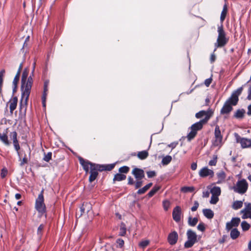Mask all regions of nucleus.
Wrapping results in <instances>:
<instances>
[{"instance_id":"5","label":"nucleus","mask_w":251,"mask_h":251,"mask_svg":"<svg viewBox=\"0 0 251 251\" xmlns=\"http://www.w3.org/2000/svg\"><path fill=\"white\" fill-rule=\"evenodd\" d=\"M206 121V120L200 121L191 126L190 127L191 131L186 136L188 141H191L195 137L197 134L198 131L201 130L202 128L203 125H205Z\"/></svg>"},{"instance_id":"64","label":"nucleus","mask_w":251,"mask_h":251,"mask_svg":"<svg viewBox=\"0 0 251 251\" xmlns=\"http://www.w3.org/2000/svg\"><path fill=\"white\" fill-rule=\"evenodd\" d=\"M247 115L251 116V104L248 106Z\"/></svg>"},{"instance_id":"15","label":"nucleus","mask_w":251,"mask_h":251,"mask_svg":"<svg viewBox=\"0 0 251 251\" xmlns=\"http://www.w3.org/2000/svg\"><path fill=\"white\" fill-rule=\"evenodd\" d=\"M0 141L6 146H9L11 145V142L8 140V128H6L2 133L0 132Z\"/></svg>"},{"instance_id":"37","label":"nucleus","mask_w":251,"mask_h":251,"mask_svg":"<svg viewBox=\"0 0 251 251\" xmlns=\"http://www.w3.org/2000/svg\"><path fill=\"white\" fill-rule=\"evenodd\" d=\"M159 189V186H154L148 194L149 197H152Z\"/></svg>"},{"instance_id":"20","label":"nucleus","mask_w":251,"mask_h":251,"mask_svg":"<svg viewBox=\"0 0 251 251\" xmlns=\"http://www.w3.org/2000/svg\"><path fill=\"white\" fill-rule=\"evenodd\" d=\"M90 175L89 176V180L90 182L94 181L98 175V172L92 166L90 167Z\"/></svg>"},{"instance_id":"44","label":"nucleus","mask_w":251,"mask_h":251,"mask_svg":"<svg viewBox=\"0 0 251 251\" xmlns=\"http://www.w3.org/2000/svg\"><path fill=\"white\" fill-rule=\"evenodd\" d=\"M52 153L49 152L47 154H45L44 157V160L46 162H49L51 159Z\"/></svg>"},{"instance_id":"7","label":"nucleus","mask_w":251,"mask_h":251,"mask_svg":"<svg viewBox=\"0 0 251 251\" xmlns=\"http://www.w3.org/2000/svg\"><path fill=\"white\" fill-rule=\"evenodd\" d=\"M188 240L185 243L184 247L186 248L192 247L197 241V235L196 233L191 229L187 232Z\"/></svg>"},{"instance_id":"4","label":"nucleus","mask_w":251,"mask_h":251,"mask_svg":"<svg viewBox=\"0 0 251 251\" xmlns=\"http://www.w3.org/2000/svg\"><path fill=\"white\" fill-rule=\"evenodd\" d=\"M218 36L217 42L214 44L215 48L214 51H215L218 48H221L225 46L228 41V39L226 37V34L224 30L222 24H221L220 26H218Z\"/></svg>"},{"instance_id":"8","label":"nucleus","mask_w":251,"mask_h":251,"mask_svg":"<svg viewBox=\"0 0 251 251\" xmlns=\"http://www.w3.org/2000/svg\"><path fill=\"white\" fill-rule=\"evenodd\" d=\"M248 187V184L245 179L238 181L235 186L233 187L234 191L239 194L245 193Z\"/></svg>"},{"instance_id":"12","label":"nucleus","mask_w":251,"mask_h":251,"mask_svg":"<svg viewBox=\"0 0 251 251\" xmlns=\"http://www.w3.org/2000/svg\"><path fill=\"white\" fill-rule=\"evenodd\" d=\"M240 219L239 218H233L231 221L226 224V228L227 231H229L233 227H237L240 223Z\"/></svg>"},{"instance_id":"40","label":"nucleus","mask_w":251,"mask_h":251,"mask_svg":"<svg viewBox=\"0 0 251 251\" xmlns=\"http://www.w3.org/2000/svg\"><path fill=\"white\" fill-rule=\"evenodd\" d=\"M195 190L194 187H183L181 188V191L184 193H187L189 192H193Z\"/></svg>"},{"instance_id":"63","label":"nucleus","mask_w":251,"mask_h":251,"mask_svg":"<svg viewBox=\"0 0 251 251\" xmlns=\"http://www.w3.org/2000/svg\"><path fill=\"white\" fill-rule=\"evenodd\" d=\"M197 168V164L196 163L194 162L191 164V168L192 170H196Z\"/></svg>"},{"instance_id":"18","label":"nucleus","mask_w":251,"mask_h":251,"mask_svg":"<svg viewBox=\"0 0 251 251\" xmlns=\"http://www.w3.org/2000/svg\"><path fill=\"white\" fill-rule=\"evenodd\" d=\"M18 103V98L17 97H14L11 98L7 102V105L9 104L10 112L12 114L13 111L16 108Z\"/></svg>"},{"instance_id":"45","label":"nucleus","mask_w":251,"mask_h":251,"mask_svg":"<svg viewBox=\"0 0 251 251\" xmlns=\"http://www.w3.org/2000/svg\"><path fill=\"white\" fill-rule=\"evenodd\" d=\"M20 76V75H19V73H17L12 82L13 85H17L19 81Z\"/></svg>"},{"instance_id":"46","label":"nucleus","mask_w":251,"mask_h":251,"mask_svg":"<svg viewBox=\"0 0 251 251\" xmlns=\"http://www.w3.org/2000/svg\"><path fill=\"white\" fill-rule=\"evenodd\" d=\"M219 201V198L218 196H214L212 195L211 200L210 201V203L215 204H216L218 201Z\"/></svg>"},{"instance_id":"14","label":"nucleus","mask_w":251,"mask_h":251,"mask_svg":"<svg viewBox=\"0 0 251 251\" xmlns=\"http://www.w3.org/2000/svg\"><path fill=\"white\" fill-rule=\"evenodd\" d=\"M173 219L176 222H179L181 219V208L177 206L174 208L173 211Z\"/></svg>"},{"instance_id":"62","label":"nucleus","mask_w":251,"mask_h":251,"mask_svg":"<svg viewBox=\"0 0 251 251\" xmlns=\"http://www.w3.org/2000/svg\"><path fill=\"white\" fill-rule=\"evenodd\" d=\"M209 192L208 191H204L202 193V197L204 198H208L209 196Z\"/></svg>"},{"instance_id":"33","label":"nucleus","mask_w":251,"mask_h":251,"mask_svg":"<svg viewBox=\"0 0 251 251\" xmlns=\"http://www.w3.org/2000/svg\"><path fill=\"white\" fill-rule=\"evenodd\" d=\"M148 152L146 151H140L137 154V156L140 159H145L148 156Z\"/></svg>"},{"instance_id":"53","label":"nucleus","mask_w":251,"mask_h":251,"mask_svg":"<svg viewBox=\"0 0 251 251\" xmlns=\"http://www.w3.org/2000/svg\"><path fill=\"white\" fill-rule=\"evenodd\" d=\"M114 166H115L114 164L105 165V171H111L114 168Z\"/></svg>"},{"instance_id":"59","label":"nucleus","mask_w":251,"mask_h":251,"mask_svg":"<svg viewBox=\"0 0 251 251\" xmlns=\"http://www.w3.org/2000/svg\"><path fill=\"white\" fill-rule=\"evenodd\" d=\"M212 82L211 78H207L204 81V84L207 86H209Z\"/></svg>"},{"instance_id":"47","label":"nucleus","mask_w":251,"mask_h":251,"mask_svg":"<svg viewBox=\"0 0 251 251\" xmlns=\"http://www.w3.org/2000/svg\"><path fill=\"white\" fill-rule=\"evenodd\" d=\"M143 184V181L142 179H136V181L135 182V189H138L142 186Z\"/></svg>"},{"instance_id":"49","label":"nucleus","mask_w":251,"mask_h":251,"mask_svg":"<svg viewBox=\"0 0 251 251\" xmlns=\"http://www.w3.org/2000/svg\"><path fill=\"white\" fill-rule=\"evenodd\" d=\"M8 171L6 168H3L1 171L0 176L2 178H4L7 175Z\"/></svg>"},{"instance_id":"58","label":"nucleus","mask_w":251,"mask_h":251,"mask_svg":"<svg viewBox=\"0 0 251 251\" xmlns=\"http://www.w3.org/2000/svg\"><path fill=\"white\" fill-rule=\"evenodd\" d=\"M169 202L167 201H163V206H164V208L165 210H168V208L169 206Z\"/></svg>"},{"instance_id":"54","label":"nucleus","mask_w":251,"mask_h":251,"mask_svg":"<svg viewBox=\"0 0 251 251\" xmlns=\"http://www.w3.org/2000/svg\"><path fill=\"white\" fill-rule=\"evenodd\" d=\"M148 177L151 178L155 176L156 173L154 171H149L147 173Z\"/></svg>"},{"instance_id":"39","label":"nucleus","mask_w":251,"mask_h":251,"mask_svg":"<svg viewBox=\"0 0 251 251\" xmlns=\"http://www.w3.org/2000/svg\"><path fill=\"white\" fill-rule=\"evenodd\" d=\"M241 227L243 231H247L249 229L250 225L246 221H243L241 223Z\"/></svg>"},{"instance_id":"57","label":"nucleus","mask_w":251,"mask_h":251,"mask_svg":"<svg viewBox=\"0 0 251 251\" xmlns=\"http://www.w3.org/2000/svg\"><path fill=\"white\" fill-rule=\"evenodd\" d=\"M219 178L224 179L225 178V174L223 172H221L217 174Z\"/></svg>"},{"instance_id":"36","label":"nucleus","mask_w":251,"mask_h":251,"mask_svg":"<svg viewBox=\"0 0 251 251\" xmlns=\"http://www.w3.org/2000/svg\"><path fill=\"white\" fill-rule=\"evenodd\" d=\"M172 157L170 155H167L163 157L162 160V163L164 165H168L172 160Z\"/></svg>"},{"instance_id":"16","label":"nucleus","mask_w":251,"mask_h":251,"mask_svg":"<svg viewBox=\"0 0 251 251\" xmlns=\"http://www.w3.org/2000/svg\"><path fill=\"white\" fill-rule=\"evenodd\" d=\"M132 174L136 179H142L145 177V173L143 170L135 168L132 171Z\"/></svg>"},{"instance_id":"42","label":"nucleus","mask_w":251,"mask_h":251,"mask_svg":"<svg viewBox=\"0 0 251 251\" xmlns=\"http://www.w3.org/2000/svg\"><path fill=\"white\" fill-rule=\"evenodd\" d=\"M217 162V156L214 155L213 159L209 162V165L210 166H215Z\"/></svg>"},{"instance_id":"55","label":"nucleus","mask_w":251,"mask_h":251,"mask_svg":"<svg viewBox=\"0 0 251 251\" xmlns=\"http://www.w3.org/2000/svg\"><path fill=\"white\" fill-rule=\"evenodd\" d=\"M245 207L243 210L251 211V203L245 202L244 203Z\"/></svg>"},{"instance_id":"3","label":"nucleus","mask_w":251,"mask_h":251,"mask_svg":"<svg viewBox=\"0 0 251 251\" xmlns=\"http://www.w3.org/2000/svg\"><path fill=\"white\" fill-rule=\"evenodd\" d=\"M243 90V87L242 86L232 93L230 97L226 100L222 108L220 111L221 114H228L232 110V106L237 104L239 100L238 97Z\"/></svg>"},{"instance_id":"38","label":"nucleus","mask_w":251,"mask_h":251,"mask_svg":"<svg viewBox=\"0 0 251 251\" xmlns=\"http://www.w3.org/2000/svg\"><path fill=\"white\" fill-rule=\"evenodd\" d=\"M150 243V241L148 240H143L139 243V246L142 249L145 248L147 247Z\"/></svg>"},{"instance_id":"60","label":"nucleus","mask_w":251,"mask_h":251,"mask_svg":"<svg viewBox=\"0 0 251 251\" xmlns=\"http://www.w3.org/2000/svg\"><path fill=\"white\" fill-rule=\"evenodd\" d=\"M135 183L133 179L131 176L128 177V185H133Z\"/></svg>"},{"instance_id":"24","label":"nucleus","mask_w":251,"mask_h":251,"mask_svg":"<svg viewBox=\"0 0 251 251\" xmlns=\"http://www.w3.org/2000/svg\"><path fill=\"white\" fill-rule=\"evenodd\" d=\"M239 235L240 232L238 230L237 228H234L231 229L230 236L232 239H236L239 237Z\"/></svg>"},{"instance_id":"21","label":"nucleus","mask_w":251,"mask_h":251,"mask_svg":"<svg viewBox=\"0 0 251 251\" xmlns=\"http://www.w3.org/2000/svg\"><path fill=\"white\" fill-rule=\"evenodd\" d=\"M245 113V110L244 109H238L234 113L233 117L236 119H241L244 117Z\"/></svg>"},{"instance_id":"22","label":"nucleus","mask_w":251,"mask_h":251,"mask_svg":"<svg viewBox=\"0 0 251 251\" xmlns=\"http://www.w3.org/2000/svg\"><path fill=\"white\" fill-rule=\"evenodd\" d=\"M91 209V205L90 203L88 202H84L82 204V206L80 207V210L81 211L80 215H82V213H84L85 211L88 212Z\"/></svg>"},{"instance_id":"13","label":"nucleus","mask_w":251,"mask_h":251,"mask_svg":"<svg viewBox=\"0 0 251 251\" xmlns=\"http://www.w3.org/2000/svg\"><path fill=\"white\" fill-rule=\"evenodd\" d=\"M199 176L201 177H205L208 176L213 177L214 176V172L207 167H204L201 169L199 173Z\"/></svg>"},{"instance_id":"43","label":"nucleus","mask_w":251,"mask_h":251,"mask_svg":"<svg viewBox=\"0 0 251 251\" xmlns=\"http://www.w3.org/2000/svg\"><path fill=\"white\" fill-rule=\"evenodd\" d=\"M5 71L4 69H2L0 71V86H2L3 79V77L4 75Z\"/></svg>"},{"instance_id":"30","label":"nucleus","mask_w":251,"mask_h":251,"mask_svg":"<svg viewBox=\"0 0 251 251\" xmlns=\"http://www.w3.org/2000/svg\"><path fill=\"white\" fill-rule=\"evenodd\" d=\"M126 175L122 174L121 173H120L115 175L113 178V181H122L126 179Z\"/></svg>"},{"instance_id":"6","label":"nucleus","mask_w":251,"mask_h":251,"mask_svg":"<svg viewBox=\"0 0 251 251\" xmlns=\"http://www.w3.org/2000/svg\"><path fill=\"white\" fill-rule=\"evenodd\" d=\"M43 192L44 190H42L38 195L35 202V208L41 215L45 213L46 211V207L44 203Z\"/></svg>"},{"instance_id":"10","label":"nucleus","mask_w":251,"mask_h":251,"mask_svg":"<svg viewBox=\"0 0 251 251\" xmlns=\"http://www.w3.org/2000/svg\"><path fill=\"white\" fill-rule=\"evenodd\" d=\"M223 136L221 134V130L219 126L217 125L214 131V140L213 144L214 146H220L222 145Z\"/></svg>"},{"instance_id":"61","label":"nucleus","mask_w":251,"mask_h":251,"mask_svg":"<svg viewBox=\"0 0 251 251\" xmlns=\"http://www.w3.org/2000/svg\"><path fill=\"white\" fill-rule=\"evenodd\" d=\"M216 55L215 54L213 53L212 54H211V56H210V61H211V63H213L215 60H216Z\"/></svg>"},{"instance_id":"56","label":"nucleus","mask_w":251,"mask_h":251,"mask_svg":"<svg viewBox=\"0 0 251 251\" xmlns=\"http://www.w3.org/2000/svg\"><path fill=\"white\" fill-rule=\"evenodd\" d=\"M47 91H48L47 83L45 82L44 84L43 98H45L46 97Z\"/></svg>"},{"instance_id":"31","label":"nucleus","mask_w":251,"mask_h":251,"mask_svg":"<svg viewBox=\"0 0 251 251\" xmlns=\"http://www.w3.org/2000/svg\"><path fill=\"white\" fill-rule=\"evenodd\" d=\"M210 192L212 195L218 197L221 194V189L219 187L215 186L211 189Z\"/></svg>"},{"instance_id":"19","label":"nucleus","mask_w":251,"mask_h":251,"mask_svg":"<svg viewBox=\"0 0 251 251\" xmlns=\"http://www.w3.org/2000/svg\"><path fill=\"white\" fill-rule=\"evenodd\" d=\"M178 234L176 231H173L170 233L168 237V241L170 244L175 245L177 241Z\"/></svg>"},{"instance_id":"29","label":"nucleus","mask_w":251,"mask_h":251,"mask_svg":"<svg viewBox=\"0 0 251 251\" xmlns=\"http://www.w3.org/2000/svg\"><path fill=\"white\" fill-rule=\"evenodd\" d=\"M152 185V183L148 184L142 188L139 189L137 191V194L139 195L144 194Z\"/></svg>"},{"instance_id":"34","label":"nucleus","mask_w":251,"mask_h":251,"mask_svg":"<svg viewBox=\"0 0 251 251\" xmlns=\"http://www.w3.org/2000/svg\"><path fill=\"white\" fill-rule=\"evenodd\" d=\"M92 166L94 167V168L98 172V171L101 172L103 171H105V165H99L94 164V165H92Z\"/></svg>"},{"instance_id":"1","label":"nucleus","mask_w":251,"mask_h":251,"mask_svg":"<svg viewBox=\"0 0 251 251\" xmlns=\"http://www.w3.org/2000/svg\"><path fill=\"white\" fill-rule=\"evenodd\" d=\"M17 136L18 134L16 131H13L10 133V137L12 140L15 150L17 151L20 160L21 161L20 165L21 166H23L25 164H27L30 160L31 151L30 149L26 151H20L21 148L17 139Z\"/></svg>"},{"instance_id":"2","label":"nucleus","mask_w":251,"mask_h":251,"mask_svg":"<svg viewBox=\"0 0 251 251\" xmlns=\"http://www.w3.org/2000/svg\"><path fill=\"white\" fill-rule=\"evenodd\" d=\"M33 84V79L30 75L28 77L27 81L21 83L22 98L20 100V111L24 109V112L26 110L27 101L31 92V89Z\"/></svg>"},{"instance_id":"23","label":"nucleus","mask_w":251,"mask_h":251,"mask_svg":"<svg viewBox=\"0 0 251 251\" xmlns=\"http://www.w3.org/2000/svg\"><path fill=\"white\" fill-rule=\"evenodd\" d=\"M203 215L208 219H212L214 216L213 211L210 209H204L202 210Z\"/></svg>"},{"instance_id":"32","label":"nucleus","mask_w":251,"mask_h":251,"mask_svg":"<svg viewBox=\"0 0 251 251\" xmlns=\"http://www.w3.org/2000/svg\"><path fill=\"white\" fill-rule=\"evenodd\" d=\"M243 206V202L241 201H236L233 202L232 208L235 210H237L241 208Z\"/></svg>"},{"instance_id":"41","label":"nucleus","mask_w":251,"mask_h":251,"mask_svg":"<svg viewBox=\"0 0 251 251\" xmlns=\"http://www.w3.org/2000/svg\"><path fill=\"white\" fill-rule=\"evenodd\" d=\"M129 171V168L127 166H124L122 167H120L119 169V172L120 173H127Z\"/></svg>"},{"instance_id":"28","label":"nucleus","mask_w":251,"mask_h":251,"mask_svg":"<svg viewBox=\"0 0 251 251\" xmlns=\"http://www.w3.org/2000/svg\"><path fill=\"white\" fill-rule=\"evenodd\" d=\"M126 225L124 223H122L120 226V231L119 235L121 236H125L126 234Z\"/></svg>"},{"instance_id":"17","label":"nucleus","mask_w":251,"mask_h":251,"mask_svg":"<svg viewBox=\"0 0 251 251\" xmlns=\"http://www.w3.org/2000/svg\"><path fill=\"white\" fill-rule=\"evenodd\" d=\"M79 161L80 164L83 167V168L86 172V174L89 172L90 167L92 166V165H94V163H92L88 160H84L82 157L79 158Z\"/></svg>"},{"instance_id":"48","label":"nucleus","mask_w":251,"mask_h":251,"mask_svg":"<svg viewBox=\"0 0 251 251\" xmlns=\"http://www.w3.org/2000/svg\"><path fill=\"white\" fill-rule=\"evenodd\" d=\"M44 227V225L43 224H41V225H40V226L38 228L37 234H38V235H39V236L40 237L42 235Z\"/></svg>"},{"instance_id":"50","label":"nucleus","mask_w":251,"mask_h":251,"mask_svg":"<svg viewBox=\"0 0 251 251\" xmlns=\"http://www.w3.org/2000/svg\"><path fill=\"white\" fill-rule=\"evenodd\" d=\"M197 228L201 231H204L205 228L204 224L203 223H200L197 226Z\"/></svg>"},{"instance_id":"26","label":"nucleus","mask_w":251,"mask_h":251,"mask_svg":"<svg viewBox=\"0 0 251 251\" xmlns=\"http://www.w3.org/2000/svg\"><path fill=\"white\" fill-rule=\"evenodd\" d=\"M28 75V68H25L22 75L21 83L25 82L27 81Z\"/></svg>"},{"instance_id":"9","label":"nucleus","mask_w":251,"mask_h":251,"mask_svg":"<svg viewBox=\"0 0 251 251\" xmlns=\"http://www.w3.org/2000/svg\"><path fill=\"white\" fill-rule=\"evenodd\" d=\"M213 115V111L211 109H208L207 111L201 110L196 114V117L198 119L204 117L201 121H206L205 124Z\"/></svg>"},{"instance_id":"35","label":"nucleus","mask_w":251,"mask_h":251,"mask_svg":"<svg viewBox=\"0 0 251 251\" xmlns=\"http://www.w3.org/2000/svg\"><path fill=\"white\" fill-rule=\"evenodd\" d=\"M198 222V219L197 218H192V217H189L188 218V224L192 226H194L196 225Z\"/></svg>"},{"instance_id":"51","label":"nucleus","mask_w":251,"mask_h":251,"mask_svg":"<svg viewBox=\"0 0 251 251\" xmlns=\"http://www.w3.org/2000/svg\"><path fill=\"white\" fill-rule=\"evenodd\" d=\"M118 246L120 248H122L124 245V241L122 239H118L116 241Z\"/></svg>"},{"instance_id":"27","label":"nucleus","mask_w":251,"mask_h":251,"mask_svg":"<svg viewBox=\"0 0 251 251\" xmlns=\"http://www.w3.org/2000/svg\"><path fill=\"white\" fill-rule=\"evenodd\" d=\"M240 213L242 214V218L246 219L247 218L251 219V211L242 210Z\"/></svg>"},{"instance_id":"52","label":"nucleus","mask_w":251,"mask_h":251,"mask_svg":"<svg viewBox=\"0 0 251 251\" xmlns=\"http://www.w3.org/2000/svg\"><path fill=\"white\" fill-rule=\"evenodd\" d=\"M199 206V203L198 201H195L194 206L192 207L191 210L192 211H195L197 210L198 207Z\"/></svg>"},{"instance_id":"11","label":"nucleus","mask_w":251,"mask_h":251,"mask_svg":"<svg viewBox=\"0 0 251 251\" xmlns=\"http://www.w3.org/2000/svg\"><path fill=\"white\" fill-rule=\"evenodd\" d=\"M235 136L237 143H240L243 148H249L251 147V140L247 138H241L238 134L235 133Z\"/></svg>"},{"instance_id":"25","label":"nucleus","mask_w":251,"mask_h":251,"mask_svg":"<svg viewBox=\"0 0 251 251\" xmlns=\"http://www.w3.org/2000/svg\"><path fill=\"white\" fill-rule=\"evenodd\" d=\"M227 13V7L226 4H225L223 7V10L222 11L221 17H220V20L222 23L223 22V21L225 20L226 15Z\"/></svg>"}]
</instances>
